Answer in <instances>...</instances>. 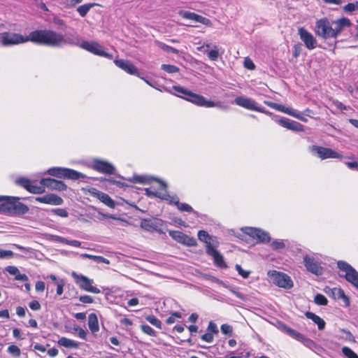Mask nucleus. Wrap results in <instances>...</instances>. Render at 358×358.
Wrapping results in <instances>:
<instances>
[{
	"label": "nucleus",
	"mask_w": 358,
	"mask_h": 358,
	"mask_svg": "<svg viewBox=\"0 0 358 358\" xmlns=\"http://www.w3.org/2000/svg\"><path fill=\"white\" fill-rule=\"evenodd\" d=\"M34 40L41 41V45L62 48L66 45L79 46L83 42L76 34L67 33L64 35L50 29H41L38 31Z\"/></svg>",
	"instance_id": "1"
},
{
	"label": "nucleus",
	"mask_w": 358,
	"mask_h": 358,
	"mask_svg": "<svg viewBox=\"0 0 358 358\" xmlns=\"http://www.w3.org/2000/svg\"><path fill=\"white\" fill-rule=\"evenodd\" d=\"M20 198L17 196H0V213L11 216H21L29 211V207L20 202Z\"/></svg>",
	"instance_id": "2"
},
{
	"label": "nucleus",
	"mask_w": 358,
	"mask_h": 358,
	"mask_svg": "<svg viewBox=\"0 0 358 358\" xmlns=\"http://www.w3.org/2000/svg\"><path fill=\"white\" fill-rule=\"evenodd\" d=\"M129 181L134 183H140V184H149L152 181L155 180L161 184L162 188L164 189V192H159L157 191H153L150 188L145 189V194L149 196L157 197L164 200H169L170 199V195L166 192V189L167 187V184L162 181L160 179L155 178L153 177H148L145 176H134L132 178L129 179Z\"/></svg>",
	"instance_id": "3"
},
{
	"label": "nucleus",
	"mask_w": 358,
	"mask_h": 358,
	"mask_svg": "<svg viewBox=\"0 0 358 358\" xmlns=\"http://www.w3.org/2000/svg\"><path fill=\"white\" fill-rule=\"evenodd\" d=\"M40 31V30H36L29 33V36H24L20 34L12 33V32H3L1 33V42L3 46H11L14 45H18L27 42L29 41L36 43L41 44V41L34 40L36 34Z\"/></svg>",
	"instance_id": "4"
},
{
	"label": "nucleus",
	"mask_w": 358,
	"mask_h": 358,
	"mask_svg": "<svg viewBox=\"0 0 358 358\" xmlns=\"http://www.w3.org/2000/svg\"><path fill=\"white\" fill-rule=\"evenodd\" d=\"M173 90L181 94L178 96L185 99L197 106H204L207 108L217 107L218 105L212 101L207 100L204 96L193 93L187 89L181 86H173Z\"/></svg>",
	"instance_id": "5"
},
{
	"label": "nucleus",
	"mask_w": 358,
	"mask_h": 358,
	"mask_svg": "<svg viewBox=\"0 0 358 358\" xmlns=\"http://www.w3.org/2000/svg\"><path fill=\"white\" fill-rule=\"evenodd\" d=\"M315 34L323 38H334L335 32L333 30V22H331L328 18L323 17L315 22L314 28Z\"/></svg>",
	"instance_id": "6"
},
{
	"label": "nucleus",
	"mask_w": 358,
	"mask_h": 358,
	"mask_svg": "<svg viewBox=\"0 0 358 358\" xmlns=\"http://www.w3.org/2000/svg\"><path fill=\"white\" fill-rule=\"evenodd\" d=\"M48 173L57 178L71 180H78L80 178L84 179L86 178L85 175L82 173L73 169L62 167L50 168L48 170Z\"/></svg>",
	"instance_id": "7"
},
{
	"label": "nucleus",
	"mask_w": 358,
	"mask_h": 358,
	"mask_svg": "<svg viewBox=\"0 0 358 358\" xmlns=\"http://www.w3.org/2000/svg\"><path fill=\"white\" fill-rule=\"evenodd\" d=\"M270 278L272 282L278 287L290 289L294 287L291 277L283 272L275 270L270 271Z\"/></svg>",
	"instance_id": "8"
},
{
	"label": "nucleus",
	"mask_w": 358,
	"mask_h": 358,
	"mask_svg": "<svg viewBox=\"0 0 358 358\" xmlns=\"http://www.w3.org/2000/svg\"><path fill=\"white\" fill-rule=\"evenodd\" d=\"M337 266L341 271L345 272V274L341 275V277L345 278L348 282L358 289V272L344 261H338Z\"/></svg>",
	"instance_id": "9"
},
{
	"label": "nucleus",
	"mask_w": 358,
	"mask_h": 358,
	"mask_svg": "<svg viewBox=\"0 0 358 358\" xmlns=\"http://www.w3.org/2000/svg\"><path fill=\"white\" fill-rule=\"evenodd\" d=\"M71 275L73 278L75 282L80 287L81 289L94 294L100 293V289L92 285L93 280L88 278L87 276L79 275L74 271L71 273Z\"/></svg>",
	"instance_id": "10"
},
{
	"label": "nucleus",
	"mask_w": 358,
	"mask_h": 358,
	"mask_svg": "<svg viewBox=\"0 0 358 358\" xmlns=\"http://www.w3.org/2000/svg\"><path fill=\"white\" fill-rule=\"evenodd\" d=\"M80 47L84 50H87L90 52H92L96 55L106 57L108 59H112L113 55L110 53H108L104 51L103 47L98 43L92 41H83Z\"/></svg>",
	"instance_id": "11"
},
{
	"label": "nucleus",
	"mask_w": 358,
	"mask_h": 358,
	"mask_svg": "<svg viewBox=\"0 0 358 358\" xmlns=\"http://www.w3.org/2000/svg\"><path fill=\"white\" fill-rule=\"evenodd\" d=\"M169 235L173 239L184 245L194 247L197 245L196 240L194 238L189 237L182 232L178 231H169Z\"/></svg>",
	"instance_id": "12"
},
{
	"label": "nucleus",
	"mask_w": 358,
	"mask_h": 358,
	"mask_svg": "<svg viewBox=\"0 0 358 358\" xmlns=\"http://www.w3.org/2000/svg\"><path fill=\"white\" fill-rule=\"evenodd\" d=\"M310 149L311 151L315 152L317 156L322 159H325L328 158L341 159L343 157V156L341 154L336 152V151L333 150L331 148H324L317 145H313L311 146Z\"/></svg>",
	"instance_id": "13"
},
{
	"label": "nucleus",
	"mask_w": 358,
	"mask_h": 358,
	"mask_svg": "<svg viewBox=\"0 0 358 358\" xmlns=\"http://www.w3.org/2000/svg\"><path fill=\"white\" fill-rule=\"evenodd\" d=\"M303 263L309 272L316 275H321L323 273L322 266L315 258L306 255L303 257Z\"/></svg>",
	"instance_id": "14"
},
{
	"label": "nucleus",
	"mask_w": 358,
	"mask_h": 358,
	"mask_svg": "<svg viewBox=\"0 0 358 358\" xmlns=\"http://www.w3.org/2000/svg\"><path fill=\"white\" fill-rule=\"evenodd\" d=\"M298 34L301 40L304 43L305 46L308 50H313L317 47V40L314 36L308 31L303 27H300L298 29Z\"/></svg>",
	"instance_id": "15"
},
{
	"label": "nucleus",
	"mask_w": 358,
	"mask_h": 358,
	"mask_svg": "<svg viewBox=\"0 0 358 358\" xmlns=\"http://www.w3.org/2000/svg\"><path fill=\"white\" fill-rule=\"evenodd\" d=\"M270 108H274L278 111L288 114L292 117L297 118L298 120H299L302 122H307V121H308L307 118L303 117L301 115V113L300 112H299L298 110L292 109L289 107H286L283 105L278 104L276 103L270 102Z\"/></svg>",
	"instance_id": "16"
},
{
	"label": "nucleus",
	"mask_w": 358,
	"mask_h": 358,
	"mask_svg": "<svg viewBox=\"0 0 358 358\" xmlns=\"http://www.w3.org/2000/svg\"><path fill=\"white\" fill-rule=\"evenodd\" d=\"M178 15L184 19L190 20L199 23H201L206 26L211 25V22L208 18H206L202 15H198L195 13H192L187 10H180L178 11Z\"/></svg>",
	"instance_id": "17"
},
{
	"label": "nucleus",
	"mask_w": 358,
	"mask_h": 358,
	"mask_svg": "<svg viewBox=\"0 0 358 358\" xmlns=\"http://www.w3.org/2000/svg\"><path fill=\"white\" fill-rule=\"evenodd\" d=\"M216 246L217 245H215L213 247L208 246V248H206V252L208 256L213 257V262L215 266L220 268H226L227 264L224 260V257L222 255L218 250H216Z\"/></svg>",
	"instance_id": "18"
},
{
	"label": "nucleus",
	"mask_w": 358,
	"mask_h": 358,
	"mask_svg": "<svg viewBox=\"0 0 358 358\" xmlns=\"http://www.w3.org/2000/svg\"><path fill=\"white\" fill-rule=\"evenodd\" d=\"M282 127L294 131H303V125L298 122L291 120L286 117H282L278 120H275Z\"/></svg>",
	"instance_id": "19"
},
{
	"label": "nucleus",
	"mask_w": 358,
	"mask_h": 358,
	"mask_svg": "<svg viewBox=\"0 0 358 358\" xmlns=\"http://www.w3.org/2000/svg\"><path fill=\"white\" fill-rule=\"evenodd\" d=\"M40 184L52 189L59 191H63L67 189L66 185H65L62 181L57 180L51 178L41 179Z\"/></svg>",
	"instance_id": "20"
},
{
	"label": "nucleus",
	"mask_w": 358,
	"mask_h": 358,
	"mask_svg": "<svg viewBox=\"0 0 358 358\" xmlns=\"http://www.w3.org/2000/svg\"><path fill=\"white\" fill-rule=\"evenodd\" d=\"M90 192L108 207L115 208V203L114 201L107 194L100 192L95 188H92Z\"/></svg>",
	"instance_id": "21"
},
{
	"label": "nucleus",
	"mask_w": 358,
	"mask_h": 358,
	"mask_svg": "<svg viewBox=\"0 0 358 358\" xmlns=\"http://www.w3.org/2000/svg\"><path fill=\"white\" fill-rule=\"evenodd\" d=\"M92 167L96 171L107 174H112L115 171L111 164L101 160H94Z\"/></svg>",
	"instance_id": "22"
},
{
	"label": "nucleus",
	"mask_w": 358,
	"mask_h": 358,
	"mask_svg": "<svg viewBox=\"0 0 358 358\" xmlns=\"http://www.w3.org/2000/svg\"><path fill=\"white\" fill-rule=\"evenodd\" d=\"M115 65L131 75H136L138 73L137 68L129 61L124 59H115L114 61Z\"/></svg>",
	"instance_id": "23"
},
{
	"label": "nucleus",
	"mask_w": 358,
	"mask_h": 358,
	"mask_svg": "<svg viewBox=\"0 0 358 358\" xmlns=\"http://www.w3.org/2000/svg\"><path fill=\"white\" fill-rule=\"evenodd\" d=\"M234 103L238 106L245 108L247 109L259 110V108L257 106V103L249 98L238 96L235 99Z\"/></svg>",
	"instance_id": "24"
},
{
	"label": "nucleus",
	"mask_w": 358,
	"mask_h": 358,
	"mask_svg": "<svg viewBox=\"0 0 358 358\" xmlns=\"http://www.w3.org/2000/svg\"><path fill=\"white\" fill-rule=\"evenodd\" d=\"M241 230L243 233L248 235L249 236L256 238L259 241H263L265 238L266 234L262 231L261 229L251 227H245L241 228Z\"/></svg>",
	"instance_id": "25"
},
{
	"label": "nucleus",
	"mask_w": 358,
	"mask_h": 358,
	"mask_svg": "<svg viewBox=\"0 0 358 358\" xmlns=\"http://www.w3.org/2000/svg\"><path fill=\"white\" fill-rule=\"evenodd\" d=\"M36 200L41 203L52 205H61L63 203V199L54 194H46L36 198Z\"/></svg>",
	"instance_id": "26"
},
{
	"label": "nucleus",
	"mask_w": 358,
	"mask_h": 358,
	"mask_svg": "<svg viewBox=\"0 0 358 358\" xmlns=\"http://www.w3.org/2000/svg\"><path fill=\"white\" fill-rule=\"evenodd\" d=\"M198 238L206 244V249L208 246L213 247L216 245L215 243H217L216 237L210 236L207 231L203 230L199 231Z\"/></svg>",
	"instance_id": "27"
},
{
	"label": "nucleus",
	"mask_w": 358,
	"mask_h": 358,
	"mask_svg": "<svg viewBox=\"0 0 358 358\" xmlns=\"http://www.w3.org/2000/svg\"><path fill=\"white\" fill-rule=\"evenodd\" d=\"M88 327L92 334L94 336L99 331L98 317L94 313H92L88 315Z\"/></svg>",
	"instance_id": "28"
},
{
	"label": "nucleus",
	"mask_w": 358,
	"mask_h": 358,
	"mask_svg": "<svg viewBox=\"0 0 358 358\" xmlns=\"http://www.w3.org/2000/svg\"><path fill=\"white\" fill-rule=\"evenodd\" d=\"M285 331L292 338H294L295 340L300 341L303 343H306L307 342L310 341V340L308 338H306L305 336H303L302 334L289 328L287 327H284Z\"/></svg>",
	"instance_id": "29"
},
{
	"label": "nucleus",
	"mask_w": 358,
	"mask_h": 358,
	"mask_svg": "<svg viewBox=\"0 0 358 358\" xmlns=\"http://www.w3.org/2000/svg\"><path fill=\"white\" fill-rule=\"evenodd\" d=\"M305 316L316 324L319 330H323L325 328L326 322L324 320L315 313L307 311L305 313Z\"/></svg>",
	"instance_id": "30"
},
{
	"label": "nucleus",
	"mask_w": 358,
	"mask_h": 358,
	"mask_svg": "<svg viewBox=\"0 0 358 358\" xmlns=\"http://www.w3.org/2000/svg\"><path fill=\"white\" fill-rule=\"evenodd\" d=\"M331 292L334 299H343L346 306H350V299L341 288H333Z\"/></svg>",
	"instance_id": "31"
},
{
	"label": "nucleus",
	"mask_w": 358,
	"mask_h": 358,
	"mask_svg": "<svg viewBox=\"0 0 358 358\" xmlns=\"http://www.w3.org/2000/svg\"><path fill=\"white\" fill-rule=\"evenodd\" d=\"M57 343L60 346L65 347L66 348H78L79 343L73 340L68 338L66 337H61Z\"/></svg>",
	"instance_id": "32"
},
{
	"label": "nucleus",
	"mask_w": 358,
	"mask_h": 358,
	"mask_svg": "<svg viewBox=\"0 0 358 358\" xmlns=\"http://www.w3.org/2000/svg\"><path fill=\"white\" fill-rule=\"evenodd\" d=\"M270 246L274 251H282L285 248L286 243L282 239H275L270 243Z\"/></svg>",
	"instance_id": "33"
},
{
	"label": "nucleus",
	"mask_w": 358,
	"mask_h": 358,
	"mask_svg": "<svg viewBox=\"0 0 358 358\" xmlns=\"http://www.w3.org/2000/svg\"><path fill=\"white\" fill-rule=\"evenodd\" d=\"M96 5L94 3L83 4L77 8V11L81 17H85L89 10Z\"/></svg>",
	"instance_id": "34"
},
{
	"label": "nucleus",
	"mask_w": 358,
	"mask_h": 358,
	"mask_svg": "<svg viewBox=\"0 0 358 358\" xmlns=\"http://www.w3.org/2000/svg\"><path fill=\"white\" fill-rule=\"evenodd\" d=\"M204 53L207 54L209 59L212 61H216L217 60L220 54H219V50L217 45H213V49L211 50H203Z\"/></svg>",
	"instance_id": "35"
},
{
	"label": "nucleus",
	"mask_w": 358,
	"mask_h": 358,
	"mask_svg": "<svg viewBox=\"0 0 358 358\" xmlns=\"http://www.w3.org/2000/svg\"><path fill=\"white\" fill-rule=\"evenodd\" d=\"M27 191L33 194H41L45 192V186L41 184V185H34L31 183L29 184V187L27 188Z\"/></svg>",
	"instance_id": "36"
},
{
	"label": "nucleus",
	"mask_w": 358,
	"mask_h": 358,
	"mask_svg": "<svg viewBox=\"0 0 358 358\" xmlns=\"http://www.w3.org/2000/svg\"><path fill=\"white\" fill-rule=\"evenodd\" d=\"M146 320L151 324L157 327V329H162V325L161 321L157 319L155 315H148L145 317Z\"/></svg>",
	"instance_id": "37"
},
{
	"label": "nucleus",
	"mask_w": 358,
	"mask_h": 358,
	"mask_svg": "<svg viewBox=\"0 0 358 358\" xmlns=\"http://www.w3.org/2000/svg\"><path fill=\"white\" fill-rule=\"evenodd\" d=\"M83 256L90 259L94 260L95 262H96L98 263H104L106 264H108L110 263L108 259L104 258L102 256H96V255H89V254H85V255H83Z\"/></svg>",
	"instance_id": "38"
},
{
	"label": "nucleus",
	"mask_w": 358,
	"mask_h": 358,
	"mask_svg": "<svg viewBox=\"0 0 358 358\" xmlns=\"http://www.w3.org/2000/svg\"><path fill=\"white\" fill-rule=\"evenodd\" d=\"M342 353L347 358H358V355L351 348L344 346L341 349Z\"/></svg>",
	"instance_id": "39"
},
{
	"label": "nucleus",
	"mask_w": 358,
	"mask_h": 358,
	"mask_svg": "<svg viewBox=\"0 0 358 358\" xmlns=\"http://www.w3.org/2000/svg\"><path fill=\"white\" fill-rule=\"evenodd\" d=\"M314 301L316 304L320 306H327L328 303L327 299L322 294H317L315 296Z\"/></svg>",
	"instance_id": "40"
},
{
	"label": "nucleus",
	"mask_w": 358,
	"mask_h": 358,
	"mask_svg": "<svg viewBox=\"0 0 358 358\" xmlns=\"http://www.w3.org/2000/svg\"><path fill=\"white\" fill-rule=\"evenodd\" d=\"M157 44L159 48H160L161 49H162L164 51L171 52L174 54H178L179 52V51L177 49H176L171 46H169L162 42L157 41Z\"/></svg>",
	"instance_id": "41"
},
{
	"label": "nucleus",
	"mask_w": 358,
	"mask_h": 358,
	"mask_svg": "<svg viewBox=\"0 0 358 358\" xmlns=\"http://www.w3.org/2000/svg\"><path fill=\"white\" fill-rule=\"evenodd\" d=\"M173 198L171 201V202H173ZM174 203L178 206V208L181 211H186V212H190L192 210V208L187 203H180L178 201H174Z\"/></svg>",
	"instance_id": "42"
},
{
	"label": "nucleus",
	"mask_w": 358,
	"mask_h": 358,
	"mask_svg": "<svg viewBox=\"0 0 358 358\" xmlns=\"http://www.w3.org/2000/svg\"><path fill=\"white\" fill-rule=\"evenodd\" d=\"M182 318V314L179 312H173L171 313V315L166 320V323L167 324H173L176 319Z\"/></svg>",
	"instance_id": "43"
},
{
	"label": "nucleus",
	"mask_w": 358,
	"mask_h": 358,
	"mask_svg": "<svg viewBox=\"0 0 358 358\" xmlns=\"http://www.w3.org/2000/svg\"><path fill=\"white\" fill-rule=\"evenodd\" d=\"M161 69L169 73H174L179 71V68L174 65L162 64Z\"/></svg>",
	"instance_id": "44"
},
{
	"label": "nucleus",
	"mask_w": 358,
	"mask_h": 358,
	"mask_svg": "<svg viewBox=\"0 0 358 358\" xmlns=\"http://www.w3.org/2000/svg\"><path fill=\"white\" fill-rule=\"evenodd\" d=\"M141 329L144 334H145L148 336H157L156 331L148 324H141Z\"/></svg>",
	"instance_id": "45"
},
{
	"label": "nucleus",
	"mask_w": 358,
	"mask_h": 358,
	"mask_svg": "<svg viewBox=\"0 0 358 358\" xmlns=\"http://www.w3.org/2000/svg\"><path fill=\"white\" fill-rule=\"evenodd\" d=\"M7 351L9 354L13 355L14 357H20L21 355L20 348L15 345H9Z\"/></svg>",
	"instance_id": "46"
},
{
	"label": "nucleus",
	"mask_w": 358,
	"mask_h": 358,
	"mask_svg": "<svg viewBox=\"0 0 358 358\" xmlns=\"http://www.w3.org/2000/svg\"><path fill=\"white\" fill-rule=\"evenodd\" d=\"M332 22L333 24H339L343 28L345 27H350L351 24L350 20L346 17H342Z\"/></svg>",
	"instance_id": "47"
},
{
	"label": "nucleus",
	"mask_w": 358,
	"mask_h": 358,
	"mask_svg": "<svg viewBox=\"0 0 358 358\" xmlns=\"http://www.w3.org/2000/svg\"><path fill=\"white\" fill-rule=\"evenodd\" d=\"M16 183L27 190V188L31 183V180L25 178H20L16 180Z\"/></svg>",
	"instance_id": "48"
},
{
	"label": "nucleus",
	"mask_w": 358,
	"mask_h": 358,
	"mask_svg": "<svg viewBox=\"0 0 358 358\" xmlns=\"http://www.w3.org/2000/svg\"><path fill=\"white\" fill-rule=\"evenodd\" d=\"M14 255V253L11 250H4L0 249V259H9L12 258Z\"/></svg>",
	"instance_id": "49"
},
{
	"label": "nucleus",
	"mask_w": 358,
	"mask_h": 358,
	"mask_svg": "<svg viewBox=\"0 0 358 358\" xmlns=\"http://www.w3.org/2000/svg\"><path fill=\"white\" fill-rule=\"evenodd\" d=\"M141 227L144 229V230H146V231H157L159 233H163V231L160 229H158V226L159 225H140Z\"/></svg>",
	"instance_id": "50"
},
{
	"label": "nucleus",
	"mask_w": 358,
	"mask_h": 358,
	"mask_svg": "<svg viewBox=\"0 0 358 358\" xmlns=\"http://www.w3.org/2000/svg\"><path fill=\"white\" fill-rule=\"evenodd\" d=\"M235 267L238 274L241 275L243 278H248L250 275V271H245L239 264H236Z\"/></svg>",
	"instance_id": "51"
},
{
	"label": "nucleus",
	"mask_w": 358,
	"mask_h": 358,
	"mask_svg": "<svg viewBox=\"0 0 358 358\" xmlns=\"http://www.w3.org/2000/svg\"><path fill=\"white\" fill-rule=\"evenodd\" d=\"M221 331L224 334H229V335H231L232 334V332H233V328L231 325L229 324H222L221 326Z\"/></svg>",
	"instance_id": "52"
},
{
	"label": "nucleus",
	"mask_w": 358,
	"mask_h": 358,
	"mask_svg": "<svg viewBox=\"0 0 358 358\" xmlns=\"http://www.w3.org/2000/svg\"><path fill=\"white\" fill-rule=\"evenodd\" d=\"M29 308L34 311L39 310L41 308L40 303L37 300H32L29 303Z\"/></svg>",
	"instance_id": "53"
},
{
	"label": "nucleus",
	"mask_w": 358,
	"mask_h": 358,
	"mask_svg": "<svg viewBox=\"0 0 358 358\" xmlns=\"http://www.w3.org/2000/svg\"><path fill=\"white\" fill-rule=\"evenodd\" d=\"M207 329H208V332H210L211 334H217L218 333V329H217L216 324H215L212 321H210L209 322Z\"/></svg>",
	"instance_id": "54"
},
{
	"label": "nucleus",
	"mask_w": 358,
	"mask_h": 358,
	"mask_svg": "<svg viewBox=\"0 0 358 358\" xmlns=\"http://www.w3.org/2000/svg\"><path fill=\"white\" fill-rule=\"evenodd\" d=\"M52 212L59 217H65L68 216L67 211L63 208H57L53 210Z\"/></svg>",
	"instance_id": "55"
},
{
	"label": "nucleus",
	"mask_w": 358,
	"mask_h": 358,
	"mask_svg": "<svg viewBox=\"0 0 358 358\" xmlns=\"http://www.w3.org/2000/svg\"><path fill=\"white\" fill-rule=\"evenodd\" d=\"M6 271L10 275H16L20 272L19 269L14 266H8L6 267Z\"/></svg>",
	"instance_id": "56"
},
{
	"label": "nucleus",
	"mask_w": 358,
	"mask_h": 358,
	"mask_svg": "<svg viewBox=\"0 0 358 358\" xmlns=\"http://www.w3.org/2000/svg\"><path fill=\"white\" fill-rule=\"evenodd\" d=\"M79 301L83 303H92L94 301L92 297L89 295L80 296Z\"/></svg>",
	"instance_id": "57"
},
{
	"label": "nucleus",
	"mask_w": 358,
	"mask_h": 358,
	"mask_svg": "<svg viewBox=\"0 0 358 358\" xmlns=\"http://www.w3.org/2000/svg\"><path fill=\"white\" fill-rule=\"evenodd\" d=\"M76 331H78V336L83 340H87V332L82 328L77 327L74 328Z\"/></svg>",
	"instance_id": "58"
},
{
	"label": "nucleus",
	"mask_w": 358,
	"mask_h": 358,
	"mask_svg": "<svg viewBox=\"0 0 358 358\" xmlns=\"http://www.w3.org/2000/svg\"><path fill=\"white\" fill-rule=\"evenodd\" d=\"M201 338L207 343H211L213 341V334L208 332V333L203 334L201 336Z\"/></svg>",
	"instance_id": "59"
},
{
	"label": "nucleus",
	"mask_w": 358,
	"mask_h": 358,
	"mask_svg": "<svg viewBox=\"0 0 358 358\" xmlns=\"http://www.w3.org/2000/svg\"><path fill=\"white\" fill-rule=\"evenodd\" d=\"M244 66L246 69H250V70H252L255 67L253 62L250 59H249L248 57L245 58V60H244Z\"/></svg>",
	"instance_id": "60"
},
{
	"label": "nucleus",
	"mask_w": 358,
	"mask_h": 358,
	"mask_svg": "<svg viewBox=\"0 0 358 358\" xmlns=\"http://www.w3.org/2000/svg\"><path fill=\"white\" fill-rule=\"evenodd\" d=\"M302 50V45L301 44H296L294 46L293 56L298 57Z\"/></svg>",
	"instance_id": "61"
},
{
	"label": "nucleus",
	"mask_w": 358,
	"mask_h": 358,
	"mask_svg": "<svg viewBox=\"0 0 358 358\" xmlns=\"http://www.w3.org/2000/svg\"><path fill=\"white\" fill-rule=\"evenodd\" d=\"M334 24L335 25V27H333V30L335 32V34L334 35V38H336L341 33L343 27H342L339 24Z\"/></svg>",
	"instance_id": "62"
},
{
	"label": "nucleus",
	"mask_w": 358,
	"mask_h": 358,
	"mask_svg": "<svg viewBox=\"0 0 358 358\" xmlns=\"http://www.w3.org/2000/svg\"><path fill=\"white\" fill-rule=\"evenodd\" d=\"M35 288L36 291L43 292L45 288V282L43 281L36 282L35 285Z\"/></svg>",
	"instance_id": "63"
},
{
	"label": "nucleus",
	"mask_w": 358,
	"mask_h": 358,
	"mask_svg": "<svg viewBox=\"0 0 358 358\" xmlns=\"http://www.w3.org/2000/svg\"><path fill=\"white\" fill-rule=\"evenodd\" d=\"M345 12H352L355 10V7L353 3H349L343 8Z\"/></svg>",
	"instance_id": "64"
}]
</instances>
